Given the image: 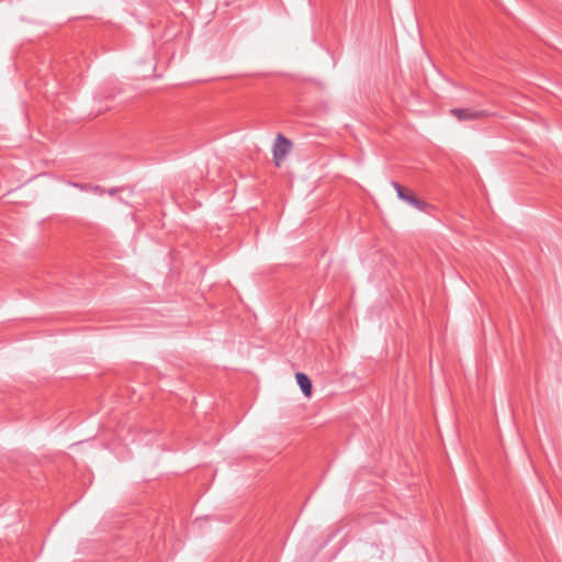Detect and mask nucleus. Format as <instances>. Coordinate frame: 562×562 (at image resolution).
<instances>
[{"label":"nucleus","instance_id":"0eeeda50","mask_svg":"<svg viewBox=\"0 0 562 562\" xmlns=\"http://www.w3.org/2000/svg\"><path fill=\"white\" fill-rule=\"evenodd\" d=\"M74 187L79 188L80 190H88V184H79V183H71Z\"/></svg>","mask_w":562,"mask_h":562},{"label":"nucleus","instance_id":"7ed1b4c3","mask_svg":"<svg viewBox=\"0 0 562 562\" xmlns=\"http://www.w3.org/2000/svg\"><path fill=\"white\" fill-rule=\"evenodd\" d=\"M398 199L419 211H425L428 206V204L425 201L418 199L414 193H412L408 190H405V192H400Z\"/></svg>","mask_w":562,"mask_h":562},{"label":"nucleus","instance_id":"6e6552de","mask_svg":"<svg viewBox=\"0 0 562 562\" xmlns=\"http://www.w3.org/2000/svg\"><path fill=\"white\" fill-rule=\"evenodd\" d=\"M117 192L116 188H112L109 190V194L114 195Z\"/></svg>","mask_w":562,"mask_h":562},{"label":"nucleus","instance_id":"20e7f679","mask_svg":"<svg viewBox=\"0 0 562 562\" xmlns=\"http://www.w3.org/2000/svg\"><path fill=\"white\" fill-rule=\"evenodd\" d=\"M296 382L301 387V391L305 396H311L312 394V382L311 379L305 373H296L295 375Z\"/></svg>","mask_w":562,"mask_h":562},{"label":"nucleus","instance_id":"423d86ee","mask_svg":"<svg viewBox=\"0 0 562 562\" xmlns=\"http://www.w3.org/2000/svg\"><path fill=\"white\" fill-rule=\"evenodd\" d=\"M393 188L395 189L397 196L400 198V192H405L406 189H404L398 182L393 181L392 182Z\"/></svg>","mask_w":562,"mask_h":562},{"label":"nucleus","instance_id":"f257e3e1","mask_svg":"<svg viewBox=\"0 0 562 562\" xmlns=\"http://www.w3.org/2000/svg\"><path fill=\"white\" fill-rule=\"evenodd\" d=\"M292 148V143L282 134H278L274 145H273V159L277 167H280L281 164L286 158L288 154Z\"/></svg>","mask_w":562,"mask_h":562},{"label":"nucleus","instance_id":"39448f33","mask_svg":"<svg viewBox=\"0 0 562 562\" xmlns=\"http://www.w3.org/2000/svg\"><path fill=\"white\" fill-rule=\"evenodd\" d=\"M393 188L395 189L397 196L400 198V192H405L406 189H404L398 182L393 181L392 182Z\"/></svg>","mask_w":562,"mask_h":562},{"label":"nucleus","instance_id":"f03ea898","mask_svg":"<svg viewBox=\"0 0 562 562\" xmlns=\"http://www.w3.org/2000/svg\"><path fill=\"white\" fill-rule=\"evenodd\" d=\"M450 113L456 116L459 121L479 120L488 116L490 113L485 110H475L471 108L467 109H451Z\"/></svg>","mask_w":562,"mask_h":562},{"label":"nucleus","instance_id":"1a4fd4ad","mask_svg":"<svg viewBox=\"0 0 562 562\" xmlns=\"http://www.w3.org/2000/svg\"><path fill=\"white\" fill-rule=\"evenodd\" d=\"M93 190H94V191H98V192H102V189H101V187H100V186H95V187L93 188Z\"/></svg>","mask_w":562,"mask_h":562}]
</instances>
